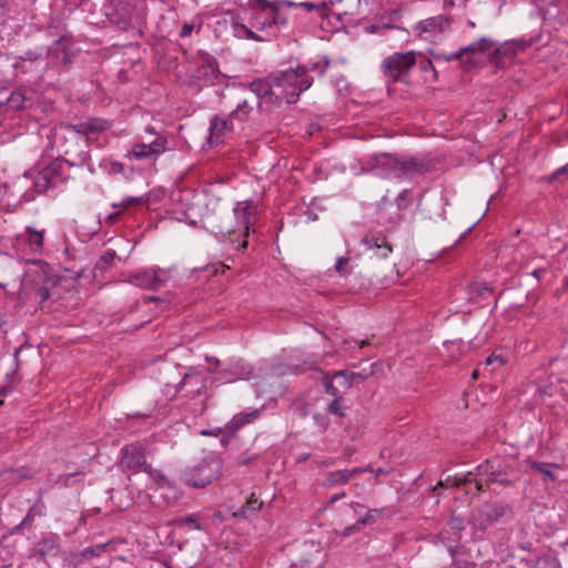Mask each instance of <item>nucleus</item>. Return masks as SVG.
<instances>
[{"instance_id":"obj_30","label":"nucleus","mask_w":568,"mask_h":568,"mask_svg":"<svg viewBox=\"0 0 568 568\" xmlns=\"http://www.w3.org/2000/svg\"><path fill=\"white\" fill-rule=\"evenodd\" d=\"M14 372H13V361L10 358H0V379H3V385H0L2 388L0 394H3L7 389V386L13 382Z\"/></svg>"},{"instance_id":"obj_40","label":"nucleus","mask_w":568,"mask_h":568,"mask_svg":"<svg viewBox=\"0 0 568 568\" xmlns=\"http://www.w3.org/2000/svg\"><path fill=\"white\" fill-rule=\"evenodd\" d=\"M50 187H52L47 178L43 176V173L39 171L37 175L33 178V185L32 189L37 194H42L45 191H48Z\"/></svg>"},{"instance_id":"obj_34","label":"nucleus","mask_w":568,"mask_h":568,"mask_svg":"<svg viewBox=\"0 0 568 568\" xmlns=\"http://www.w3.org/2000/svg\"><path fill=\"white\" fill-rule=\"evenodd\" d=\"M115 260H120L115 251H106L99 257L95 268L100 272H105L113 265Z\"/></svg>"},{"instance_id":"obj_16","label":"nucleus","mask_w":568,"mask_h":568,"mask_svg":"<svg viewBox=\"0 0 568 568\" xmlns=\"http://www.w3.org/2000/svg\"><path fill=\"white\" fill-rule=\"evenodd\" d=\"M399 160L400 158L388 153L376 154L371 159L372 170L383 176H397Z\"/></svg>"},{"instance_id":"obj_63","label":"nucleus","mask_w":568,"mask_h":568,"mask_svg":"<svg viewBox=\"0 0 568 568\" xmlns=\"http://www.w3.org/2000/svg\"><path fill=\"white\" fill-rule=\"evenodd\" d=\"M344 344L345 345H348L347 348H353L355 347V345H357L359 348H363L364 346L368 345V341L366 339H363V341H352V342H348V341H344Z\"/></svg>"},{"instance_id":"obj_15","label":"nucleus","mask_w":568,"mask_h":568,"mask_svg":"<svg viewBox=\"0 0 568 568\" xmlns=\"http://www.w3.org/2000/svg\"><path fill=\"white\" fill-rule=\"evenodd\" d=\"M106 17L119 29L128 30L132 24V8L125 2L110 4L106 10Z\"/></svg>"},{"instance_id":"obj_25","label":"nucleus","mask_w":568,"mask_h":568,"mask_svg":"<svg viewBox=\"0 0 568 568\" xmlns=\"http://www.w3.org/2000/svg\"><path fill=\"white\" fill-rule=\"evenodd\" d=\"M262 506L263 501L255 497V494H252L246 503L233 513V517L236 519H248L255 515Z\"/></svg>"},{"instance_id":"obj_3","label":"nucleus","mask_w":568,"mask_h":568,"mask_svg":"<svg viewBox=\"0 0 568 568\" xmlns=\"http://www.w3.org/2000/svg\"><path fill=\"white\" fill-rule=\"evenodd\" d=\"M420 52L406 51L394 52L384 58L381 62V72L386 79L387 84L408 83L412 69L416 67Z\"/></svg>"},{"instance_id":"obj_59","label":"nucleus","mask_w":568,"mask_h":568,"mask_svg":"<svg viewBox=\"0 0 568 568\" xmlns=\"http://www.w3.org/2000/svg\"><path fill=\"white\" fill-rule=\"evenodd\" d=\"M39 551L41 554H45V552L57 554L58 547L55 545H53V544L48 545V542L44 541L43 544L40 545Z\"/></svg>"},{"instance_id":"obj_64","label":"nucleus","mask_w":568,"mask_h":568,"mask_svg":"<svg viewBox=\"0 0 568 568\" xmlns=\"http://www.w3.org/2000/svg\"><path fill=\"white\" fill-rule=\"evenodd\" d=\"M34 510H36V506L33 505V506L29 509V511H28L27 516H26V517L23 518V520L21 521V525H26V524L30 523V521L33 519V511H34Z\"/></svg>"},{"instance_id":"obj_21","label":"nucleus","mask_w":568,"mask_h":568,"mask_svg":"<svg viewBox=\"0 0 568 568\" xmlns=\"http://www.w3.org/2000/svg\"><path fill=\"white\" fill-rule=\"evenodd\" d=\"M270 20H272L270 8H265L258 3V0H256L255 12L250 20V26L257 31H266L273 29L272 22Z\"/></svg>"},{"instance_id":"obj_19","label":"nucleus","mask_w":568,"mask_h":568,"mask_svg":"<svg viewBox=\"0 0 568 568\" xmlns=\"http://www.w3.org/2000/svg\"><path fill=\"white\" fill-rule=\"evenodd\" d=\"M524 49L525 43L523 41L513 40L504 43L497 42V50H494V58L491 59V62L497 67H500L504 63V58L511 59Z\"/></svg>"},{"instance_id":"obj_14","label":"nucleus","mask_w":568,"mask_h":568,"mask_svg":"<svg viewBox=\"0 0 568 568\" xmlns=\"http://www.w3.org/2000/svg\"><path fill=\"white\" fill-rule=\"evenodd\" d=\"M361 244L371 252V258H386L393 252V245L382 233H367Z\"/></svg>"},{"instance_id":"obj_61","label":"nucleus","mask_w":568,"mask_h":568,"mask_svg":"<svg viewBox=\"0 0 568 568\" xmlns=\"http://www.w3.org/2000/svg\"><path fill=\"white\" fill-rule=\"evenodd\" d=\"M11 10V0H0V17Z\"/></svg>"},{"instance_id":"obj_36","label":"nucleus","mask_w":568,"mask_h":568,"mask_svg":"<svg viewBox=\"0 0 568 568\" xmlns=\"http://www.w3.org/2000/svg\"><path fill=\"white\" fill-rule=\"evenodd\" d=\"M432 57L435 61H445V62H449V61H453V60H457L459 65L462 67V69L464 70V53H462V48L458 49L457 51L455 52H450V53H436V52H432Z\"/></svg>"},{"instance_id":"obj_20","label":"nucleus","mask_w":568,"mask_h":568,"mask_svg":"<svg viewBox=\"0 0 568 568\" xmlns=\"http://www.w3.org/2000/svg\"><path fill=\"white\" fill-rule=\"evenodd\" d=\"M232 130V123L222 118V116H214L211 121L210 125V136H209V143L211 145L219 144L222 142L223 136L226 132Z\"/></svg>"},{"instance_id":"obj_33","label":"nucleus","mask_w":568,"mask_h":568,"mask_svg":"<svg viewBox=\"0 0 568 568\" xmlns=\"http://www.w3.org/2000/svg\"><path fill=\"white\" fill-rule=\"evenodd\" d=\"M348 469H339L335 471H331L325 478V486L334 487L338 485H345L349 481Z\"/></svg>"},{"instance_id":"obj_45","label":"nucleus","mask_w":568,"mask_h":568,"mask_svg":"<svg viewBox=\"0 0 568 568\" xmlns=\"http://www.w3.org/2000/svg\"><path fill=\"white\" fill-rule=\"evenodd\" d=\"M268 8H270V14L272 17V20H270L272 22V27L277 28V29L281 27H286L287 19L281 13V10L274 11L273 7H268Z\"/></svg>"},{"instance_id":"obj_38","label":"nucleus","mask_w":568,"mask_h":568,"mask_svg":"<svg viewBox=\"0 0 568 568\" xmlns=\"http://www.w3.org/2000/svg\"><path fill=\"white\" fill-rule=\"evenodd\" d=\"M465 520L459 516H452L448 521V528L454 534V540L459 541L462 539V531L465 529Z\"/></svg>"},{"instance_id":"obj_37","label":"nucleus","mask_w":568,"mask_h":568,"mask_svg":"<svg viewBox=\"0 0 568 568\" xmlns=\"http://www.w3.org/2000/svg\"><path fill=\"white\" fill-rule=\"evenodd\" d=\"M90 128L91 126L89 122H80L78 124L65 123L59 126L58 132L63 133L68 132V129H72L77 134H81L83 138H88L90 134Z\"/></svg>"},{"instance_id":"obj_47","label":"nucleus","mask_w":568,"mask_h":568,"mask_svg":"<svg viewBox=\"0 0 568 568\" xmlns=\"http://www.w3.org/2000/svg\"><path fill=\"white\" fill-rule=\"evenodd\" d=\"M549 466L550 464H547V463H542V462H531L530 463V467L540 473V474H544L545 476H547L551 481L555 480V476L554 474L550 471L549 469Z\"/></svg>"},{"instance_id":"obj_60","label":"nucleus","mask_w":568,"mask_h":568,"mask_svg":"<svg viewBox=\"0 0 568 568\" xmlns=\"http://www.w3.org/2000/svg\"><path fill=\"white\" fill-rule=\"evenodd\" d=\"M498 362L500 365L503 364V359L499 355H495V354H491L490 356H488L486 358V361L484 363H481L480 365H484L486 368L489 367L490 365H493L494 363Z\"/></svg>"},{"instance_id":"obj_24","label":"nucleus","mask_w":568,"mask_h":568,"mask_svg":"<svg viewBox=\"0 0 568 568\" xmlns=\"http://www.w3.org/2000/svg\"><path fill=\"white\" fill-rule=\"evenodd\" d=\"M190 385L193 389L192 393H200L201 388L205 385V378L201 373L193 369L185 373L183 378L176 385V392H181L184 386Z\"/></svg>"},{"instance_id":"obj_52","label":"nucleus","mask_w":568,"mask_h":568,"mask_svg":"<svg viewBox=\"0 0 568 568\" xmlns=\"http://www.w3.org/2000/svg\"><path fill=\"white\" fill-rule=\"evenodd\" d=\"M106 548V545L90 546L83 549L82 556L85 558L100 556Z\"/></svg>"},{"instance_id":"obj_18","label":"nucleus","mask_w":568,"mask_h":568,"mask_svg":"<svg viewBox=\"0 0 568 568\" xmlns=\"http://www.w3.org/2000/svg\"><path fill=\"white\" fill-rule=\"evenodd\" d=\"M45 230L38 231L32 226H27L24 232L18 236V241L29 246L33 254H41L43 251Z\"/></svg>"},{"instance_id":"obj_26","label":"nucleus","mask_w":568,"mask_h":568,"mask_svg":"<svg viewBox=\"0 0 568 568\" xmlns=\"http://www.w3.org/2000/svg\"><path fill=\"white\" fill-rule=\"evenodd\" d=\"M258 416H260L258 409H254L248 413H240V414L235 415L231 419V422H229V424L226 425V429L229 432L230 430L235 432V430L240 429L241 427H243L244 425L255 420Z\"/></svg>"},{"instance_id":"obj_58","label":"nucleus","mask_w":568,"mask_h":568,"mask_svg":"<svg viewBox=\"0 0 568 568\" xmlns=\"http://www.w3.org/2000/svg\"><path fill=\"white\" fill-rule=\"evenodd\" d=\"M41 57H42V52L29 50L24 53L23 57H21V59L34 62V61L39 60Z\"/></svg>"},{"instance_id":"obj_22","label":"nucleus","mask_w":568,"mask_h":568,"mask_svg":"<svg viewBox=\"0 0 568 568\" xmlns=\"http://www.w3.org/2000/svg\"><path fill=\"white\" fill-rule=\"evenodd\" d=\"M193 80L199 85L213 84L217 80V70L212 62L207 61L194 71Z\"/></svg>"},{"instance_id":"obj_27","label":"nucleus","mask_w":568,"mask_h":568,"mask_svg":"<svg viewBox=\"0 0 568 568\" xmlns=\"http://www.w3.org/2000/svg\"><path fill=\"white\" fill-rule=\"evenodd\" d=\"M63 169V161L58 158L53 161H51L47 166H44L42 170H40L43 173V176L47 178L49 184L53 187L55 184V181L61 179Z\"/></svg>"},{"instance_id":"obj_56","label":"nucleus","mask_w":568,"mask_h":568,"mask_svg":"<svg viewBox=\"0 0 568 568\" xmlns=\"http://www.w3.org/2000/svg\"><path fill=\"white\" fill-rule=\"evenodd\" d=\"M37 297L40 300V302H45L50 297V291L47 286H40L36 291Z\"/></svg>"},{"instance_id":"obj_1","label":"nucleus","mask_w":568,"mask_h":568,"mask_svg":"<svg viewBox=\"0 0 568 568\" xmlns=\"http://www.w3.org/2000/svg\"><path fill=\"white\" fill-rule=\"evenodd\" d=\"M314 79L308 69L302 65L271 72L265 78L250 82V90L261 100L270 104H293L298 101L301 93L313 84Z\"/></svg>"},{"instance_id":"obj_43","label":"nucleus","mask_w":568,"mask_h":568,"mask_svg":"<svg viewBox=\"0 0 568 568\" xmlns=\"http://www.w3.org/2000/svg\"><path fill=\"white\" fill-rule=\"evenodd\" d=\"M335 377H342L345 379V385L349 386L354 382H363L365 379V376L361 373H348L346 371H339L335 374Z\"/></svg>"},{"instance_id":"obj_23","label":"nucleus","mask_w":568,"mask_h":568,"mask_svg":"<svg viewBox=\"0 0 568 568\" xmlns=\"http://www.w3.org/2000/svg\"><path fill=\"white\" fill-rule=\"evenodd\" d=\"M252 373V367L241 361L232 363L229 368H225L220 372L222 378L227 382H233L236 379H244L248 377Z\"/></svg>"},{"instance_id":"obj_17","label":"nucleus","mask_w":568,"mask_h":568,"mask_svg":"<svg viewBox=\"0 0 568 568\" xmlns=\"http://www.w3.org/2000/svg\"><path fill=\"white\" fill-rule=\"evenodd\" d=\"M429 172V164L424 160L415 158L404 159L400 158L397 176H405L407 179H416Z\"/></svg>"},{"instance_id":"obj_55","label":"nucleus","mask_w":568,"mask_h":568,"mask_svg":"<svg viewBox=\"0 0 568 568\" xmlns=\"http://www.w3.org/2000/svg\"><path fill=\"white\" fill-rule=\"evenodd\" d=\"M329 413L334 414V415H338V416H344V413L342 410V405H341V398H335L331 405H329V408H328Z\"/></svg>"},{"instance_id":"obj_48","label":"nucleus","mask_w":568,"mask_h":568,"mask_svg":"<svg viewBox=\"0 0 568 568\" xmlns=\"http://www.w3.org/2000/svg\"><path fill=\"white\" fill-rule=\"evenodd\" d=\"M382 509H369L364 517L358 519V525L364 527L365 525L376 523L377 517L382 514Z\"/></svg>"},{"instance_id":"obj_57","label":"nucleus","mask_w":568,"mask_h":568,"mask_svg":"<svg viewBox=\"0 0 568 568\" xmlns=\"http://www.w3.org/2000/svg\"><path fill=\"white\" fill-rule=\"evenodd\" d=\"M363 528L362 525H358V520L353 524L352 526H348L346 527L343 532H342V536L343 537H349L352 534H354L355 531H359L361 529Z\"/></svg>"},{"instance_id":"obj_39","label":"nucleus","mask_w":568,"mask_h":568,"mask_svg":"<svg viewBox=\"0 0 568 568\" xmlns=\"http://www.w3.org/2000/svg\"><path fill=\"white\" fill-rule=\"evenodd\" d=\"M547 183H554L560 181L561 183L568 182V163L555 170L548 176L542 179Z\"/></svg>"},{"instance_id":"obj_2","label":"nucleus","mask_w":568,"mask_h":568,"mask_svg":"<svg viewBox=\"0 0 568 568\" xmlns=\"http://www.w3.org/2000/svg\"><path fill=\"white\" fill-rule=\"evenodd\" d=\"M473 471L475 477L474 484L477 491H485L495 484L501 487H511L519 479L516 475L514 464L498 456L486 459L476 466Z\"/></svg>"},{"instance_id":"obj_9","label":"nucleus","mask_w":568,"mask_h":568,"mask_svg":"<svg viewBox=\"0 0 568 568\" xmlns=\"http://www.w3.org/2000/svg\"><path fill=\"white\" fill-rule=\"evenodd\" d=\"M494 50H497V41L481 37L477 41L462 48L464 53V70L469 71L476 68L480 62L481 58L486 57L490 61L494 58Z\"/></svg>"},{"instance_id":"obj_7","label":"nucleus","mask_w":568,"mask_h":568,"mask_svg":"<svg viewBox=\"0 0 568 568\" xmlns=\"http://www.w3.org/2000/svg\"><path fill=\"white\" fill-rule=\"evenodd\" d=\"M222 474V460L217 457L204 458L185 473V483L194 488H203Z\"/></svg>"},{"instance_id":"obj_10","label":"nucleus","mask_w":568,"mask_h":568,"mask_svg":"<svg viewBox=\"0 0 568 568\" xmlns=\"http://www.w3.org/2000/svg\"><path fill=\"white\" fill-rule=\"evenodd\" d=\"M452 20L438 14L417 22L413 27V33L420 40L434 42L450 29Z\"/></svg>"},{"instance_id":"obj_11","label":"nucleus","mask_w":568,"mask_h":568,"mask_svg":"<svg viewBox=\"0 0 568 568\" xmlns=\"http://www.w3.org/2000/svg\"><path fill=\"white\" fill-rule=\"evenodd\" d=\"M170 278L171 273L169 270L151 267L134 273L131 276V283L142 288L158 290L162 287Z\"/></svg>"},{"instance_id":"obj_4","label":"nucleus","mask_w":568,"mask_h":568,"mask_svg":"<svg viewBox=\"0 0 568 568\" xmlns=\"http://www.w3.org/2000/svg\"><path fill=\"white\" fill-rule=\"evenodd\" d=\"M511 514V508L505 503H485L475 507L468 519L474 534H485V531L494 524L504 523V519Z\"/></svg>"},{"instance_id":"obj_8","label":"nucleus","mask_w":568,"mask_h":568,"mask_svg":"<svg viewBox=\"0 0 568 568\" xmlns=\"http://www.w3.org/2000/svg\"><path fill=\"white\" fill-rule=\"evenodd\" d=\"M169 150V140L165 135L159 134L149 142H135L125 158L135 161H145L154 164L159 158Z\"/></svg>"},{"instance_id":"obj_51","label":"nucleus","mask_w":568,"mask_h":568,"mask_svg":"<svg viewBox=\"0 0 568 568\" xmlns=\"http://www.w3.org/2000/svg\"><path fill=\"white\" fill-rule=\"evenodd\" d=\"M298 7L304 8L308 11L317 10L320 14H324L325 10L327 9V6L324 1H322L320 3L305 1V2L298 3Z\"/></svg>"},{"instance_id":"obj_44","label":"nucleus","mask_w":568,"mask_h":568,"mask_svg":"<svg viewBox=\"0 0 568 568\" xmlns=\"http://www.w3.org/2000/svg\"><path fill=\"white\" fill-rule=\"evenodd\" d=\"M144 203L143 196H128L119 203H112L111 206L114 209H126L133 205H140Z\"/></svg>"},{"instance_id":"obj_46","label":"nucleus","mask_w":568,"mask_h":568,"mask_svg":"<svg viewBox=\"0 0 568 568\" xmlns=\"http://www.w3.org/2000/svg\"><path fill=\"white\" fill-rule=\"evenodd\" d=\"M335 271L343 277L352 273L348 257H339L335 264Z\"/></svg>"},{"instance_id":"obj_53","label":"nucleus","mask_w":568,"mask_h":568,"mask_svg":"<svg viewBox=\"0 0 568 568\" xmlns=\"http://www.w3.org/2000/svg\"><path fill=\"white\" fill-rule=\"evenodd\" d=\"M409 201V191L403 190L397 196V206L399 210H406Z\"/></svg>"},{"instance_id":"obj_13","label":"nucleus","mask_w":568,"mask_h":568,"mask_svg":"<svg viewBox=\"0 0 568 568\" xmlns=\"http://www.w3.org/2000/svg\"><path fill=\"white\" fill-rule=\"evenodd\" d=\"M233 213L237 223L236 231L242 232L244 236H248L250 226L257 214V204L254 201L236 202ZM227 232H235V230H227Z\"/></svg>"},{"instance_id":"obj_62","label":"nucleus","mask_w":568,"mask_h":568,"mask_svg":"<svg viewBox=\"0 0 568 568\" xmlns=\"http://www.w3.org/2000/svg\"><path fill=\"white\" fill-rule=\"evenodd\" d=\"M193 29H194V26H193V24H191V23H185V24L182 27L181 31H180V36H181L182 38H186V37H189V36L192 33Z\"/></svg>"},{"instance_id":"obj_5","label":"nucleus","mask_w":568,"mask_h":568,"mask_svg":"<svg viewBox=\"0 0 568 568\" xmlns=\"http://www.w3.org/2000/svg\"><path fill=\"white\" fill-rule=\"evenodd\" d=\"M60 141V148L65 159L62 160L69 166H82L90 159L89 138L77 134L72 129L68 132H57Z\"/></svg>"},{"instance_id":"obj_6","label":"nucleus","mask_w":568,"mask_h":568,"mask_svg":"<svg viewBox=\"0 0 568 568\" xmlns=\"http://www.w3.org/2000/svg\"><path fill=\"white\" fill-rule=\"evenodd\" d=\"M121 466L123 470L131 471L133 474L139 471H144L149 474L155 481L162 480L163 475L153 469L146 463V454H148V445L136 442L129 445H125L121 449Z\"/></svg>"},{"instance_id":"obj_28","label":"nucleus","mask_w":568,"mask_h":568,"mask_svg":"<svg viewBox=\"0 0 568 568\" xmlns=\"http://www.w3.org/2000/svg\"><path fill=\"white\" fill-rule=\"evenodd\" d=\"M475 480L474 471L470 470L466 473L463 477H456V476H447L444 480H439L437 485L434 487L436 489L437 487H460L467 484H473Z\"/></svg>"},{"instance_id":"obj_29","label":"nucleus","mask_w":568,"mask_h":568,"mask_svg":"<svg viewBox=\"0 0 568 568\" xmlns=\"http://www.w3.org/2000/svg\"><path fill=\"white\" fill-rule=\"evenodd\" d=\"M30 101L29 98L26 97L23 90L19 89L13 91L10 97L7 99L4 106L12 111H19L27 109V103Z\"/></svg>"},{"instance_id":"obj_42","label":"nucleus","mask_w":568,"mask_h":568,"mask_svg":"<svg viewBox=\"0 0 568 568\" xmlns=\"http://www.w3.org/2000/svg\"><path fill=\"white\" fill-rule=\"evenodd\" d=\"M251 111L252 106H250L247 101L244 100L237 104V108L231 113V116L243 121L247 118Z\"/></svg>"},{"instance_id":"obj_54","label":"nucleus","mask_w":568,"mask_h":568,"mask_svg":"<svg viewBox=\"0 0 568 568\" xmlns=\"http://www.w3.org/2000/svg\"><path fill=\"white\" fill-rule=\"evenodd\" d=\"M328 65V62L321 63V62H314L310 63L308 65H304L310 71H317L320 75H323L326 72V68Z\"/></svg>"},{"instance_id":"obj_32","label":"nucleus","mask_w":568,"mask_h":568,"mask_svg":"<svg viewBox=\"0 0 568 568\" xmlns=\"http://www.w3.org/2000/svg\"><path fill=\"white\" fill-rule=\"evenodd\" d=\"M419 70L427 74L425 78V81L435 82L437 81L438 73L433 64V61L425 58L424 54L420 52V57L417 59L416 64Z\"/></svg>"},{"instance_id":"obj_49","label":"nucleus","mask_w":568,"mask_h":568,"mask_svg":"<svg viewBox=\"0 0 568 568\" xmlns=\"http://www.w3.org/2000/svg\"><path fill=\"white\" fill-rule=\"evenodd\" d=\"M89 124L91 126L90 133L102 132V131L110 129V126H111L109 121L101 120V119H93V120L89 121Z\"/></svg>"},{"instance_id":"obj_31","label":"nucleus","mask_w":568,"mask_h":568,"mask_svg":"<svg viewBox=\"0 0 568 568\" xmlns=\"http://www.w3.org/2000/svg\"><path fill=\"white\" fill-rule=\"evenodd\" d=\"M232 31L233 34L239 39H248L258 42L264 41V39L255 33L252 29L237 21H232Z\"/></svg>"},{"instance_id":"obj_50","label":"nucleus","mask_w":568,"mask_h":568,"mask_svg":"<svg viewBox=\"0 0 568 568\" xmlns=\"http://www.w3.org/2000/svg\"><path fill=\"white\" fill-rule=\"evenodd\" d=\"M12 554L9 548L0 545V568L11 566Z\"/></svg>"},{"instance_id":"obj_41","label":"nucleus","mask_w":568,"mask_h":568,"mask_svg":"<svg viewBox=\"0 0 568 568\" xmlns=\"http://www.w3.org/2000/svg\"><path fill=\"white\" fill-rule=\"evenodd\" d=\"M258 3H261L265 8L273 7L274 11L281 10L284 7H286V8L298 7V3H295V2L288 1V0H275V1H272V2L267 1V0H258Z\"/></svg>"},{"instance_id":"obj_35","label":"nucleus","mask_w":568,"mask_h":568,"mask_svg":"<svg viewBox=\"0 0 568 568\" xmlns=\"http://www.w3.org/2000/svg\"><path fill=\"white\" fill-rule=\"evenodd\" d=\"M100 168H102L108 174H124L125 168L124 164L111 159H103L100 162Z\"/></svg>"},{"instance_id":"obj_12","label":"nucleus","mask_w":568,"mask_h":568,"mask_svg":"<svg viewBox=\"0 0 568 568\" xmlns=\"http://www.w3.org/2000/svg\"><path fill=\"white\" fill-rule=\"evenodd\" d=\"M71 44L72 38L70 36H60L47 50L48 65L52 68L68 65L72 58Z\"/></svg>"}]
</instances>
